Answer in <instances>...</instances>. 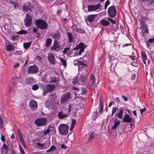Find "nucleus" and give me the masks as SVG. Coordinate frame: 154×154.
Wrapping results in <instances>:
<instances>
[{
  "label": "nucleus",
  "mask_w": 154,
  "mask_h": 154,
  "mask_svg": "<svg viewBox=\"0 0 154 154\" xmlns=\"http://www.w3.org/2000/svg\"><path fill=\"white\" fill-rule=\"evenodd\" d=\"M69 128V126L67 124H60L58 126L59 133L61 135H66L68 133Z\"/></svg>",
  "instance_id": "obj_1"
},
{
  "label": "nucleus",
  "mask_w": 154,
  "mask_h": 154,
  "mask_svg": "<svg viewBox=\"0 0 154 154\" xmlns=\"http://www.w3.org/2000/svg\"><path fill=\"white\" fill-rule=\"evenodd\" d=\"M35 24L37 27L41 29H45L48 26V24L45 20H38L35 21Z\"/></svg>",
  "instance_id": "obj_2"
},
{
  "label": "nucleus",
  "mask_w": 154,
  "mask_h": 154,
  "mask_svg": "<svg viewBox=\"0 0 154 154\" xmlns=\"http://www.w3.org/2000/svg\"><path fill=\"white\" fill-rule=\"evenodd\" d=\"M42 86L43 89V95H46L48 92L52 91L55 88V85H42Z\"/></svg>",
  "instance_id": "obj_3"
},
{
  "label": "nucleus",
  "mask_w": 154,
  "mask_h": 154,
  "mask_svg": "<svg viewBox=\"0 0 154 154\" xmlns=\"http://www.w3.org/2000/svg\"><path fill=\"white\" fill-rule=\"evenodd\" d=\"M47 122V119L45 118L37 119L35 120V124L38 127L45 126Z\"/></svg>",
  "instance_id": "obj_4"
},
{
  "label": "nucleus",
  "mask_w": 154,
  "mask_h": 154,
  "mask_svg": "<svg viewBox=\"0 0 154 154\" xmlns=\"http://www.w3.org/2000/svg\"><path fill=\"white\" fill-rule=\"evenodd\" d=\"M85 47V45L83 43L81 42L74 48L73 50H79V55H80L82 53L84 52Z\"/></svg>",
  "instance_id": "obj_5"
},
{
  "label": "nucleus",
  "mask_w": 154,
  "mask_h": 154,
  "mask_svg": "<svg viewBox=\"0 0 154 154\" xmlns=\"http://www.w3.org/2000/svg\"><path fill=\"white\" fill-rule=\"evenodd\" d=\"M38 68L36 65L29 66L27 70V72L28 74H35L38 72Z\"/></svg>",
  "instance_id": "obj_6"
},
{
  "label": "nucleus",
  "mask_w": 154,
  "mask_h": 154,
  "mask_svg": "<svg viewBox=\"0 0 154 154\" xmlns=\"http://www.w3.org/2000/svg\"><path fill=\"white\" fill-rule=\"evenodd\" d=\"M69 108L68 110V113H64L63 111H60L58 112L57 114L58 118L61 119H64L66 118L68 116L69 114L71 111L70 105L69 106Z\"/></svg>",
  "instance_id": "obj_7"
},
{
  "label": "nucleus",
  "mask_w": 154,
  "mask_h": 154,
  "mask_svg": "<svg viewBox=\"0 0 154 154\" xmlns=\"http://www.w3.org/2000/svg\"><path fill=\"white\" fill-rule=\"evenodd\" d=\"M108 12L109 16L111 17H114L116 15V9L114 6H111L108 8Z\"/></svg>",
  "instance_id": "obj_8"
},
{
  "label": "nucleus",
  "mask_w": 154,
  "mask_h": 154,
  "mask_svg": "<svg viewBox=\"0 0 154 154\" xmlns=\"http://www.w3.org/2000/svg\"><path fill=\"white\" fill-rule=\"evenodd\" d=\"M32 18L28 14H26L24 20V24L26 26L29 27L31 24Z\"/></svg>",
  "instance_id": "obj_9"
},
{
  "label": "nucleus",
  "mask_w": 154,
  "mask_h": 154,
  "mask_svg": "<svg viewBox=\"0 0 154 154\" xmlns=\"http://www.w3.org/2000/svg\"><path fill=\"white\" fill-rule=\"evenodd\" d=\"M71 94L69 92H67L64 94L62 96L61 101L62 103L67 102L70 98Z\"/></svg>",
  "instance_id": "obj_10"
},
{
  "label": "nucleus",
  "mask_w": 154,
  "mask_h": 154,
  "mask_svg": "<svg viewBox=\"0 0 154 154\" xmlns=\"http://www.w3.org/2000/svg\"><path fill=\"white\" fill-rule=\"evenodd\" d=\"M100 4H98L95 5H89L88 6V11H95L100 8Z\"/></svg>",
  "instance_id": "obj_11"
},
{
  "label": "nucleus",
  "mask_w": 154,
  "mask_h": 154,
  "mask_svg": "<svg viewBox=\"0 0 154 154\" xmlns=\"http://www.w3.org/2000/svg\"><path fill=\"white\" fill-rule=\"evenodd\" d=\"M47 58L49 61L51 63L55 64L56 63V61L54 54L51 53H49Z\"/></svg>",
  "instance_id": "obj_12"
},
{
  "label": "nucleus",
  "mask_w": 154,
  "mask_h": 154,
  "mask_svg": "<svg viewBox=\"0 0 154 154\" xmlns=\"http://www.w3.org/2000/svg\"><path fill=\"white\" fill-rule=\"evenodd\" d=\"M29 106L32 110H35L38 106L36 102L34 100H31L29 102Z\"/></svg>",
  "instance_id": "obj_13"
},
{
  "label": "nucleus",
  "mask_w": 154,
  "mask_h": 154,
  "mask_svg": "<svg viewBox=\"0 0 154 154\" xmlns=\"http://www.w3.org/2000/svg\"><path fill=\"white\" fill-rule=\"evenodd\" d=\"M32 8V7L30 6V3L29 2L25 3L23 7V9L25 11H31Z\"/></svg>",
  "instance_id": "obj_14"
},
{
  "label": "nucleus",
  "mask_w": 154,
  "mask_h": 154,
  "mask_svg": "<svg viewBox=\"0 0 154 154\" xmlns=\"http://www.w3.org/2000/svg\"><path fill=\"white\" fill-rule=\"evenodd\" d=\"M45 106L46 107L49 109H52L54 108L53 102L50 100H47L45 102Z\"/></svg>",
  "instance_id": "obj_15"
},
{
  "label": "nucleus",
  "mask_w": 154,
  "mask_h": 154,
  "mask_svg": "<svg viewBox=\"0 0 154 154\" xmlns=\"http://www.w3.org/2000/svg\"><path fill=\"white\" fill-rule=\"evenodd\" d=\"M66 34L68 38V40L67 42L69 46H71V43L73 40L74 37L72 34L70 32H67Z\"/></svg>",
  "instance_id": "obj_16"
},
{
  "label": "nucleus",
  "mask_w": 154,
  "mask_h": 154,
  "mask_svg": "<svg viewBox=\"0 0 154 154\" xmlns=\"http://www.w3.org/2000/svg\"><path fill=\"white\" fill-rule=\"evenodd\" d=\"M134 121L133 120L132 118H131L128 114L125 115L123 120V122L129 123H130Z\"/></svg>",
  "instance_id": "obj_17"
},
{
  "label": "nucleus",
  "mask_w": 154,
  "mask_h": 154,
  "mask_svg": "<svg viewBox=\"0 0 154 154\" xmlns=\"http://www.w3.org/2000/svg\"><path fill=\"white\" fill-rule=\"evenodd\" d=\"M8 148L5 143H4L2 147L1 150L2 154H7L8 152Z\"/></svg>",
  "instance_id": "obj_18"
},
{
  "label": "nucleus",
  "mask_w": 154,
  "mask_h": 154,
  "mask_svg": "<svg viewBox=\"0 0 154 154\" xmlns=\"http://www.w3.org/2000/svg\"><path fill=\"white\" fill-rule=\"evenodd\" d=\"M60 47V45L58 44V42L57 40L54 41L53 44V45L51 47V49L53 51H55L56 49Z\"/></svg>",
  "instance_id": "obj_19"
},
{
  "label": "nucleus",
  "mask_w": 154,
  "mask_h": 154,
  "mask_svg": "<svg viewBox=\"0 0 154 154\" xmlns=\"http://www.w3.org/2000/svg\"><path fill=\"white\" fill-rule=\"evenodd\" d=\"M7 43H5V45L6 47V50L7 51H11L12 50L14 49V47L12 45L10 44H7Z\"/></svg>",
  "instance_id": "obj_20"
},
{
  "label": "nucleus",
  "mask_w": 154,
  "mask_h": 154,
  "mask_svg": "<svg viewBox=\"0 0 154 154\" xmlns=\"http://www.w3.org/2000/svg\"><path fill=\"white\" fill-rule=\"evenodd\" d=\"M141 57L143 60V63L146 65V60H147V57L146 53L143 51L141 52Z\"/></svg>",
  "instance_id": "obj_21"
},
{
  "label": "nucleus",
  "mask_w": 154,
  "mask_h": 154,
  "mask_svg": "<svg viewBox=\"0 0 154 154\" xmlns=\"http://www.w3.org/2000/svg\"><path fill=\"white\" fill-rule=\"evenodd\" d=\"M77 64L79 67L85 68L87 66V65L84 61H78Z\"/></svg>",
  "instance_id": "obj_22"
},
{
  "label": "nucleus",
  "mask_w": 154,
  "mask_h": 154,
  "mask_svg": "<svg viewBox=\"0 0 154 154\" xmlns=\"http://www.w3.org/2000/svg\"><path fill=\"white\" fill-rule=\"evenodd\" d=\"M90 80L91 82V85L93 86L94 85L96 82V80L94 75L92 73H91V74Z\"/></svg>",
  "instance_id": "obj_23"
},
{
  "label": "nucleus",
  "mask_w": 154,
  "mask_h": 154,
  "mask_svg": "<svg viewBox=\"0 0 154 154\" xmlns=\"http://www.w3.org/2000/svg\"><path fill=\"white\" fill-rule=\"evenodd\" d=\"M100 22L102 25L105 26H107L109 24V22L105 19H102Z\"/></svg>",
  "instance_id": "obj_24"
},
{
  "label": "nucleus",
  "mask_w": 154,
  "mask_h": 154,
  "mask_svg": "<svg viewBox=\"0 0 154 154\" xmlns=\"http://www.w3.org/2000/svg\"><path fill=\"white\" fill-rule=\"evenodd\" d=\"M25 82L27 84H31L35 82L34 79L32 77H29L26 79Z\"/></svg>",
  "instance_id": "obj_25"
},
{
  "label": "nucleus",
  "mask_w": 154,
  "mask_h": 154,
  "mask_svg": "<svg viewBox=\"0 0 154 154\" xmlns=\"http://www.w3.org/2000/svg\"><path fill=\"white\" fill-rule=\"evenodd\" d=\"M60 34L59 32L54 33L52 35V37L56 40L59 39L60 37Z\"/></svg>",
  "instance_id": "obj_26"
},
{
  "label": "nucleus",
  "mask_w": 154,
  "mask_h": 154,
  "mask_svg": "<svg viewBox=\"0 0 154 154\" xmlns=\"http://www.w3.org/2000/svg\"><path fill=\"white\" fill-rule=\"evenodd\" d=\"M114 125L112 127V129H116L118 126L119 125L120 122L119 120L115 119L114 121Z\"/></svg>",
  "instance_id": "obj_27"
},
{
  "label": "nucleus",
  "mask_w": 154,
  "mask_h": 154,
  "mask_svg": "<svg viewBox=\"0 0 154 154\" xmlns=\"http://www.w3.org/2000/svg\"><path fill=\"white\" fill-rule=\"evenodd\" d=\"M96 16V14L90 15L88 17V20L89 22H92Z\"/></svg>",
  "instance_id": "obj_28"
},
{
  "label": "nucleus",
  "mask_w": 154,
  "mask_h": 154,
  "mask_svg": "<svg viewBox=\"0 0 154 154\" xmlns=\"http://www.w3.org/2000/svg\"><path fill=\"white\" fill-rule=\"evenodd\" d=\"M141 33H142L143 34L145 33H149L148 29L146 25H145L142 27L141 30Z\"/></svg>",
  "instance_id": "obj_29"
},
{
  "label": "nucleus",
  "mask_w": 154,
  "mask_h": 154,
  "mask_svg": "<svg viewBox=\"0 0 154 154\" xmlns=\"http://www.w3.org/2000/svg\"><path fill=\"white\" fill-rule=\"evenodd\" d=\"M73 30L75 31L78 32L79 33H85V31L83 29H81V28H79L78 27H75L74 29Z\"/></svg>",
  "instance_id": "obj_30"
},
{
  "label": "nucleus",
  "mask_w": 154,
  "mask_h": 154,
  "mask_svg": "<svg viewBox=\"0 0 154 154\" xmlns=\"http://www.w3.org/2000/svg\"><path fill=\"white\" fill-rule=\"evenodd\" d=\"M52 43V39L51 38H48L46 40L45 45L48 47L51 45Z\"/></svg>",
  "instance_id": "obj_31"
},
{
  "label": "nucleus",
  "mask_w": 154,
  "mask_h": 154,
  "mask_svg": "<svg viewBox=\"0 0 154 154\" xmlns=\"http://www.w3.org/2000/svg\"><path fill=\"white\" fill-rule=\"evenodd\" d=\"M31 42L24 43L23 44V47L25 49H27V48L30 47L31 45Z\"/></svg>",
  "instance_id": "obj_32"
},
{
  "label": "nucleus",
  "mask_w": 154,
  "mask_h": 154,
  "mask_svg": "<svg viewBox=\"0 0 154 154\" xmlns=\"http://www.w3.org/2000/svg\"><path fill=\"white\" fill-rule=\"evenodd\" d=\"M60 60L62 62L63 65L64 67H66V60L64 59L62 57H60Z\"/></svg>",
  "instance_id": "obj_33"
},
{
  "label": "nucleus",
  "mask_w": 154,
  "mask_h": 154,
  "mask_svg": "<svg viewBox=\"0 0 154 154\" xmlns=\"http://www.w3.org/2000/svg\"><path fill=\"white\" fill-rule=\"evenodd\" d=\"M99 107L100 108V111L101 112L103 109V101L101 99H100Z\"/></svg>",
  "instance_id": "obj_34"
},
{
  "label": "nucleus",
  "mask_w": 154,
  "mask_h": 154,
  "mask_svg": "<svg viewBox=\"0 0 154 154\" xmlns=\"http://www.w3.org/2000/svg\"><path fill=\"white\" fill-rule=\"evenodd\" d=\"M123 113V110L121 109L119 111V112L117 114V117L120 119H121L122 118V115Z\"/></svg>",
  "instance_id": "obj_35"
},
{
  "label": "nucleus",
  "mask_w": 154,
  "mask_h": 154,
  "mask_svg": "<svg viewBox=\"0 0 154 154\" xmlns=\"http://www.w3.org/2000/svg\"><path fill=\"white\" fill-rule=\"evenodd\" d=\"M39 84H35L33 85L32 86V89L34 91H35L38 90L39 87Z\"/></svg>",
  "instance_id": "obj_36"
},
{
  "label": "nucleus",
  "mask_w": 154,
  "mask_h": 154,
  "mask_svg": "<svg viewBox=\"0 0 154 154\" xmlns=\"http://www.w3.org/2000/svg\"><path fill=\"white\" fill-rule=\"evenodd\" d=\"M86 77L85 75H82L80 80L79 81H80L82 83H83L84 81L86 80Z\"/></svg>",
  "instance_id": "obj_37"
},
{
  "label": "nucleus",
  "mask_w": 154,
  "mask_h": 154,
  "mask_svg": "<svg viewBox=\"0 0 154 154\" xmlns=\"http://www.w3.org/2000/svg\"><path fill=\"white\" fill-rule=\"evenodd\" d=\"M56 149V147L54 146H51L50 148L46 150L47 152H50L52 151L55 150Z\"/></svg>",
  "instance_id": "obj_38"
},
{
  "label": "nucleus",
  "mask_w": 154,
  "mask_h": 154,
  "mask_svg": "<svg viewBox=\"0 0 154 154\" xmlns=\"http://www.w3.org/2000/svg\"><path fill=\"white\" fill-rule=\"evenodd\" d=\"M27 33V32L24 30H22L18 32H17V33L19 34L23 35L26 34Z\"/></svg>",
  "instance_id": "obj_39"
},
{
  "label": "nucleus",
  "mask_w": 154,
  "mask_h": 154,
  "mask_svg": "<svg viewBox=\"0 0 154 154\" xmlns=\"http://www.w3.org/2000/svg\"><path fill=\"white\" fill-rule=\"evenodd\" d=\"M70 47L66 48L64 49V50L62 52L63 53V54H67V53L68 52V51H69L70 50Z\"/></svg>",
  "instance_id": "obj_40"
},
{
  "label": "nucleus",
  "mask_w": 154,
  "mask_h": 154,
  "mask_svg": "<svg viewBox=\"0 0 154 154\" xmlns=\"http://www.w3.org/2000/svg\"><path fill=\"white\" fill-rule=\"evenodd\" d=\"M48 128L50 130V131H51L54 132H55L56 129L55 127L53 126H51V125H49L48 126Z\"/></svg>",
  "instance_id": "obj_41"
},
{
  "label": "nucleus",
  "mask_w": 154,
  "mask_h": 154,
  "mask_svg": "<svg viewBox=\"0 0 154 154\" xmlns=\"http://www.w3.org/2000/svg\"><path fill=\"white\" fill-rule=\"evenodd\" d=\"M94 137V133L93 132H92L89 137L88 140H92V139Z\"/></svg>",
  "instance_id": "obj_42"
},
{
  "label": "nucleus",
  "mask_w": 154,
  "mask_h": 154,
  "mask_svg": "<svg viewBox=\"0 0 154 154\" xmlns=\"http://www.w3.org/2000/svg\"><path fill=\"white\" fill-rule=\"evenodd\" d=\"M82 92L81 93V94L82 95H84L87 92V89L86 88H82Z\"/></svg>",
  "instance_id": "obj_43"
},
{
  "label": "nucleus",
  "mask_w": 154,
  "mask_h": 154,
  "mask_svg": "<svg viewBox=\"0 0 154 154\" xmlns=\"http://www.w3.org/2000/svg\"><path fill=\"white\" fill-rule=\"evenodd\" d=\"M110 2L108 0H107L105 2L104 5V9L106 10Z\"/></svg>",
  "instance_id": "obj_44"
},
{
  "label": "nucleus",
  "mask_w": 154,
  "mask_h": 154,
  "mask_svg": "<svg viewBox=\"0 0 154 154\" xmlns=\"http://www.w3.org/2000/svg\"><path fill=\"white\" fill-rule=\"evenodd\" d=\"M50 146L49 144H47L45 143H44L42 148L43 149H45L48 148Z\"/></svg>",
  "instance_id": "obj_45"
},
{
  "label": "nucleus",
  "mask_w": 154,
  "mask_h": 154,
  "mask_svg": "<svg viewBox=\"0 0 154 154\" xmlns=\"http://www.w3.org/2000/svg\"><path fill=\"white\" fill-rule=\"evenodd\" d=\"M20 151L21 154H25L23 148L21 146L19 147Z\"/></svg>",
  "instance_id": "obj_46"
},
{
  "label": "nucleus",
  "mask_w": 154,
  "mask_h": 154,
  "mask_svg": "<svg viewBox=\"0 0 154 154\" xmlns=\"http://www.w3.org/2000/svg\"><path fill=\"white\" fill-rule=\"evenodd\" d=\"M117 109V108L116 107H113L112 108V115L113 116L114 114L116 112Z\"/></svg>",
  "instance_id": "obj_47"
},
{
  "label": "nucleus",
  "mask_w": 154,
  "mask_h": 154,
  "mask_svg": "<svg viewBox=\"0 0 154 154\" xmlns=\"http://www.w3.org/2000/svg\"><path fill=\"white\" fill-rule=\"evenodd\" d=\"M108 20L110 21L112 24H116L115 21L109 17H108L107 18Z\"/></svg>",
  "instance_id": "obj_48"
},
{
  "label": "nucleus",
  "mask_w": 154,
  "mask_h": 154,
  "mask_svg": "<svg viewBox=\"0 0 154 154\" xmlns=\"http://www.w3.org/2000/svg\"><path fill=\"white\" fill-rule=\"evenodd\" d=\"M78 81L77 79L76 78H75L74 79H73V80L72 82V83L73 84H76Z\"/></svg>",
  "instance_id": "obj_49"
},
{
  "label": "nucleus",
  "mask_w": 154,
  "mask_h": 154,
  "mask_svg": "<svg viewBox=\"0 0 154 154\" xmlns=\"http://www.w3.org/2000/svg\"><path fill=\"white\" fill-rule=\"evenodd\" d=\"M76 123V120L75 119H72V124L71 125H73L74 126L75 125Z\"/></svg>",
  "instance_id": "obj_50"
},
{
  "label": "nucleus",
  "mask_w": 154,
  "mask_h": 154,
  "mask_svg": "<svg viewBox=\"0 0 154 154\" xmlns=\"http://www.w3.org/2000/svg\"><path fill=\"white\" fill-rule=\"evenodd\" d=\"M10 3L12 5H14V8H16V5H17V3H16L13 1L10 0Z\"/></svg>",
  "instance_id": "obj_51"
},
{
  "label": "nucleus",
  "mask_w": 154,
  "mask_h": 154,
  "mask_svg": "<svg viewBox=\"0 0 154 154\" xmlns=\"http://www.w3.org/2000/svg\"><path fill=\"white\" fill-rule=\"evenodd\" d=\"M50 132V130L48 127L47 129L45 131L44 134L45 135H46L47 134H49Z\"/></svg>",
  "instance_id": "obj_52"
},
{
  "label": "nucleus",
  "mask_w": 154,
  "mask_h": 154,
  "mask_svg": "<svg viewBox=\"0 0 154 154\" xmlns=\"http://www.w3.org/2000/svg\"><path fill=\"white\" fill-rule=\"evenodd\" d=\"M1 140L2 142H4L5 141V136L4 135H3L2 134V133H1Z\"/></svg>",
  "instance_id": "obj_53"
},
{
  "label": "nucleus",
  "mask_w": 154,
  "mask_h": 154,
  "mask_svg": "<svg viewBox=\"0 0 154 154\" xmlns=\"http://www.w3.org/2000/svg\"><path fill=\"white\" fill-rule=\"evenodd\" d=\"M20 66V63H16L14 64V65L13 66V67L14 68H16L17 67H18Z\"/></svg>",
  "instance_id": "obj_54"
},
{
  "label": "nucleus",
  "mask_w": 154,
  "mask_h": 154,
  "mask_svg": "<svg viewBox=\"0 0 154 154\" xmlns=\"http://www.w3.org/2000/svg\"><path fill=\"white\" fill-rule=\"evenodd\" d=\"M19 138H20V140L21 143L23 144V146H24V141L23 140V139H22V137H21L20 135H20H19Z\"/></svg>",
  "instance_id": "obj_55"
},
{
  "label": "nucleus",
  "mask_w": 154,
  "mask_h": 154,
  "mask_svg": "<svg viewBox=\"0 0 154 154\" xmlns=\"http://www.w3.org/2000/svg\"><path fill=\"white\" fill-rule=\"evenodd\" d=\"M3 125V120L2 119L1 117L0 116V125L2 127Z\"/></svg>",
  "instance_id": "obj_56"
},
{
  "label": "nucleus",
  "mask_w": 154,
  "mask_h": 154,
  "mask_svg": "<svg viewBox=\"0 0 154 154\" xmlns=\"http://www.w3.org/2000/svg\"><path fill=\"white\" fill-rule=\"evenodd\" d=\"M148 42L150 43L154 42V38L149 39Z\"/></svg>",
  "instance_id": "obj_57"
},
{
  "label": "nucleus",
  "mask_w": 154,
  "mask_h": 154,
  "mask_svg": "<svg viewBox=\"0 0 154 154\" xmlns=\"http://www.w3.org/2000/svg\"><path fill=\"white\" fill-rule=\"evenodd\" d=\"M38 29L37 28H36L34 27H33L32 29V31L34 33H36L37 32Z\"/></svg>",
  "instance_id": "obj_58"
},
{
  "label": "nucleus",
  "mask_w": 154,
  "mask_h": 154,
  "mask_svg": "<svg viewBox=\"0 0 154 154\" xmlns=\"http://www.w3.org/2000/svg\"><path fill=\"white\" fill-rule=\"evenodd\" d=\"M146 110V108H144L143 109H141L140 110V113L141 114H142L143 112L145 111Z\"/></svg>",
  "instance_id": "obj_59"
},
{
  "label": "nucleus",
  "mask_w": 154,
  "mask_h": 154,
  "mask_svg": "<svg viewBox=\"0 0 154 154\" xmlns=\"http://www.w3.org/2000/svg\"><path fill=\"white\" fill-rule=\"evenodd\" d=\"M36 145L38 146H40L42 148L43 143H37Z\"/></svg>",
  "instance_id": "obj_60"
},
{
  "label": "nucleus",
  "mask_w": 154,
  "mask_h": 154,
  "mask_svg": "<svg viewBox=\"0 0 154 154\" xmlns=\"http://www.w3.org/2000/svg\"><path fill=\"white\" fill-rule=\"evenodd\" d=\"M122 98L125 101H126L128 100V98L124 95H122Z\"/></svg>",
  "instance_id": "obj_61"
},
{
  "label": "nucleus",
  "mask_w": 154,
  "mask_h": 154,
  "mask_svg": "<svg viewBox=\"0 0 154 154\" xmlns=\"http://www.w3.org/2000/svg\"><path fill=\"white\" fill-rule=\"evenodd\" d=\"M41 34L38 32H37L36 33V37L38 38H39L40 37Z\"/></svg>",
  "instance_id": "obj_62"
},
{
  "label": "nucleus",
  "mask_w": 154,
  "mask_h": 154,
  "mask_svg": "<svg viewBox=\"0 0 154 154\" xmlns=\"http://www.w3.org/2000/svg\"><path fill=\"white\" fill-rule=\"evenodd\" d=\"M136 75L135 74H133L131 77V79L132 80H134L135 79Z\"/></svg>",
  "instance_id": "obj_63"
},
{
  "label": "nucleus",
  "mask_w": 154,
  "mask_h": 154,
  "mask_svg": "<svg viewBox=\"0 0 154 154\" xmlns=\"http://www.w3.org/2000/svg\"><path fill=\"white\" fill-rule=\"evenodd\" d=\"M16 37L15 36H12L10 39L13 41H14L16 39Z\"/></svg>",
  "instance_id": "obj_64"
}]
</instances>
